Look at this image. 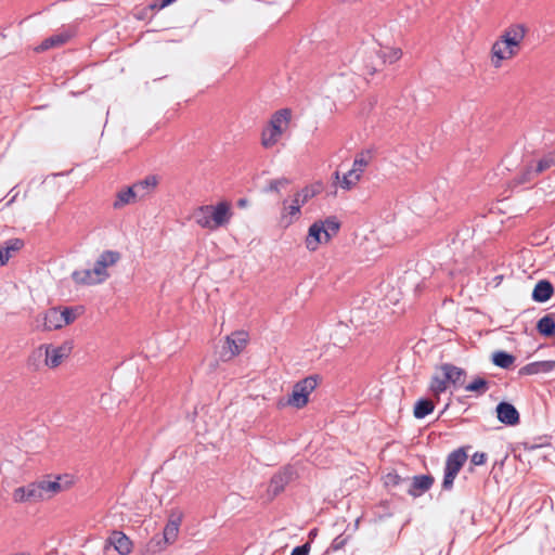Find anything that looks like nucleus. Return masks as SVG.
I'll list each match as a JSON object with an SVG mask.
<instances>
[{"instance_id": "nucleus-33", "label": "nucleus", "mask_w": 555, "mask_h": 555, "mask_svg": "<svg viewBox=\"0 0 555 555\" xmlns=\"http://www.w3.org/2000/svg\"><path fill=\"white\" fill-rule=\"evenodd\" d=\"M167 546L169 544L163 538L155 535L146 543L145 550L146 553L156 554L166 550Z\"/></svg>"}, {"instance_id": "nucleus-29", "label": "nucleus", "mask_w": 555, "mask_h": 555, "mask_svg": "<svg viewBox=\"0 0 555 555\" xmlns=\"http://www.w3.org/2000/svg\"><path fill=\"white\" fill-rule=\"evenodd\" d=\"M538 332L546 337L555 334V320L552 314L542 317L537 323Z\"/></svg>"}, {"instance_id": "nucleus-40", "label": "nucleus", "mask_w": 555, "mask_h": 555, "mask_svg": "<svg viewBox=\"0 0 555 555\" xmlns=\"http://www.w3.org/2000/svg\"><path fill=\"white\" fill-rule=\"evenodd\" d=\"M380 70L379 67L376 66H366V73L370 75H374L376 72Z\"/></svg>"}, {"instance_id": "nucleus-4", "label": "nucleus", "mask_w": 555, "mask_h": 555, "mask_svg": "<svg viewBox=\"0 0 555 555\" xmlns=\"http://www.w3.org/2000/svg\"><path fill=\"white\" fill-rule=\"evenodd\" d=\"M233 217L232 204L229 201H220L216 204L202 205L192 212V219L202 229L215 232L225 228Z\"/></svg>"}, {"instance_id": "nucleus-23", "label": "nucleus", "mask_w": 555, "mask_h": 555, "mask_svg": "<svg viewBox=\"0 0 555 555\" xmlns=\"http://www.w3.org/2000/svg\"><path fill=\"white\" fill-rule=\"evenodd\" d=\"M139 202L137 197L134 196V192L131 186H125L120 189L115 196V199L113 202V208L114 209H121L127 205H131Z\"/></svg>"}, {"instance_id": "nucleus-37", "label": "nucleus", "mask_w": 555, "mask_h": 555, "mask_svg": "<svg viewBox=\"0 0 555 555\" xmlns=\"http://www.w3.org/2000/svg\"><path fill=\"white\" fill-rule=\"evenodd\" d=\"M487 461V455L486 453H482V452H476L473 454L472 456V464L475 465V466H479V465H483Z\"/></svg>"}, {"instance_id": "nucleus-14", "label": "nucleus", "mask_w": 555, "mask_h": 555, "mask_svg": "<svg viewBox=\"0 0 555 555\" xmlns=\"http://www.w3.org/2000/svg\"><path fill=\"white\" fill-rule=\"evenodd\" d=\"M75 36L76 30L74 27H63L52 36L42 40L40 44L34 48V51L40 53L50 49L61 48L69 42Z\"/></svg>"}, {"instance_id": "nucleus-7", "label": "nucleus", "mask_w": 555, "mask_h": 555, "mask_svg": "<svg viewBox=\"0 0 555 555\" xmlns=\"http://www.w3.org/2000/svg\"><path fill=\"white\" fill-rule=\"evenodd\" d=\"M292 119V111L282 108L272 114L268 125L261 131V145L272 149L288 130Z\"/></svg>"}, {"instance_id": "nucleus-2", "label": "nucleus", "mask_w": 555, "mask_h": 555, "mask_svg": "<svg viewBox=\"0 0 555 555\" xmlns=\"http://www.w3.org/2000/svg\"><path fill=\"white\" fill-rule=\"evenodd\" d=\"M529 28L524 23H513L504 28L491 44L489 57L491 66L501 68L514 60L521 51Z\"/></svg>"}, {"instance_id": "nucleus-24", "label": "nucleus", "mask_w": 555, "mask_h": 555, "mask_svg": "<svg viewBox=\"0 0 555 555\" xmlns=\"http://www.w3.org/2000/svg\"><path fill=\"white\" fill-rule=\"evenodd\" d=\"M23 246V241L18 238L5 242L4 245L0 247V267L5 266L12 256Z\"/></svg>"}, {"instance_id": "nucleus-34", "label": "nucleus", "mask_w": 555, "mask_h": 555, "mask_svg": "<svg viewBox=\"0 0 555 555\" xmlns=\"http://www.w3.org/2000/svg\"><path fill=\"white\" fill-rule=\"evenodd\" d=\"M448 384V379L444 375L442 377L434 376L430 383V390L435 396H439L447 390Z\"/></svg>"}, {"instance_id": "nucleus-3", "label": "nucleus", "mask_w": 555, "mask_h": 555, "mask_svg": "<svg viewBox=\"0 0 555 555\" xmlns=\"http://www.w3.org/2000/svg\"><path fill=\"white\" fill-rule=\"evenodd\" d=\"M73 350L74 343L72 340H64L60 344H41L30 351L26 359V366L33 372L42 369L54 371L70 358Z\"/></svg>"}, {"instance_id": "nucleus-6", "label": "nucleus", "mask_w": 555, "mask_h": 555, "mask_svg": "<svg viewBox=\"0 0 555 555\" xmlns=\"http://www.w3.org/2000/svg\"><path fill=\"white\" fill-rule=\"evenodd\" d=\"M553 167H555V152L541 155H527L524 158L522 168L517 173L514 181L518 185L528 183Z\"/></svg>"}, {"instance_id": "nucleus-32", "label": "nucleus", "mask_w": 555, "mask_h": 555, "mask_svg": "<svg viewBox=\"0 0 555 555\" xmlns=\"http://www.w3.org/2000/svg\"><path fill=\"white\" fill-rule=\"evenodd\" d=\"M489 389V383L483 377H476L465 386L467 392H474L478 396L483 395Z\"/></svg>"}, {"instance_id": "nucleus-28", "label": "nucleus", "mask_w": 555, "mask_h": 555, "mask_svg": "<svg viewBox=\"0 0 555 555\" xmlns=\"http://www.w3.org/2000/svg\"><path fill=\"white\" fill-rule=\"evenodd\" d=\"M383 64H393L402 57V50L397 47H384L378 51Z\"/></svg>"}, {"instance_id": "nucleus-27", "label": "nucleus", "mask_w": 555, "mask_h": 555, "mask_svg": "<svg viewBox=\"0 0 555 555\" xmlns=\"http://www.w3.org/2000/svg\"><path fill=\"white\" fill-rule=\"evenodd\" d=\"M441 372L448 379V383H452L453 385L462 386L464 384L465 371L454 366L452 364H443L441 366Z\"/></svg>"}, {"instance_id": "nucleus-15", "label": "nucleus", "mask_w": 555, "mask_h": 555, "mask_svg": "<svg viewBox=\"0 0 555 555\" xmlns=\"http://www.w3.org/2000/svg\"><path fill=\"white\" fill-rule=\"evenodd\" d=\"M336 98L343 101L352 100L356 96V76L341 75L334 80L333 83Z\"/></svg>"}, {"instance_id": "nucleus-20", "label": "nucleus", "mask_w": 555, "mask_h": 555, "mask_svg": "<svg viewBox=\"0 0 555 555\" xmlns=\"http://www.w3.org/2000/svg\"><path fill=\"white\" fill-rule=\"evenodd\" d=\"M434 477L430 475L414 476L412 479L409 494L416 498L428 491L434 485Z\"/></svg>"}, {"instance_id": "nucleus-13", "label": "nucleus", "mask_w": 555, "mask_h": 555, "mask_svg": "<svg viewBox=\"0 0 555 555\" xmlns=\"http://www.w3.org/2000/svg\"><path fill=\"white\" fill-rule=\"evenodd\" d=\"M248 338V333L245 331H236L227 336L222 347L221 357L224 360H231L238 356L247 346Z\"/></svg>"}, {"instance_id": "nucleus-5", "label": "nucleus", "mask_w": 555, "mask_h": 555, "mask_svg": "<svg viewBox=\"0 0 555 555\" xmlns=\"http://www.w3.org/2000/svg\"><path fill=\"white\" fill-rule=\"evenodd\" d=\"M321 190L320 183L310 184L295 191L291 197L284 198L280 211L281 224L289 227L298 221L301 217V207L317 196Z\"/></svg>"}, {"instance_id": "nucleus-11", "label": "nucleus", "mask_w": 555, "mask_h": 555, "mask_svg": "<svg viewBox=\"0 0 555 555\" xmlns=\"http://www.w3.org/2000/svg\"><path fill=\"white\" fill-rule=\"evenodd\" d=\"M318 386V379L314 376H308L297 382L287 399V404L296 409H302L309 402V396Z\"/></svg>"}, {"instance_id": "nucleus-31", "label": "nucleus", "mask_w": 555, "mask_h": 555, "mask_svg": "<svg viewBox=\"0 0 555 555\" xmlns=\"http://www.w3.org/2000/svg\"><path fill=\"white\" fill-rule=\"evenodd\" d=\"M492 362L499 367L509 369L515 362V357L505 351H496L492 354Z\"/></svg>"}, {"instance_id": "nucleus-16", "label": "nucleus", "mask_w": 555, "mask_h": 555, "mask_svg": "<svg viewBox=\"0 0 555 555\" xmlns=\"http://www.w3.org/2000/svg\"><path fill=\"white\" fill-rule=\"evenodd\" d=\"M120 260V254L115 250L103 251L94 264V273L99 274L103 281H105L109 274L107 268L116 264Z\"/></svg>"}, {"instance_id": "nucleus-25", "label": "nucleus", "mask_w": 555, "mask_h": 555, "mask_svg": "<svg viewBox=\"0 0 555 555\" xmlns=\"http://www.w3.org/2000/svg\"><path fill=\"white\" fill-rule=\"evenodd\" d=\"M72 276L78 284L94 285L104 282L99 274L94 273V268L74 271Z\"/></svg>"}, {"instance_id": "nucleus-38", "label": "nucleus", "mask_w": 555, "mask_h": 555, "mask_svg": "<svg viewBox=\"0 0 555 555\" xmlns=\"http://www.w3.org/2000/svg\"><path fill=\"white\" fill-rule=\"evenodd\" d=\"M400 481H401V477L398 474L390 473V474H387L385 483L387 486L396 487L400 483Z\"/></svg>"}, {"instance_id": "nucleus-18", "label": "nucleus", "mask_w": 555, "mask_h": 555, "mask_svg": "<svg viewBox=\"0 0 555 555\" xmlns=\"http://www.w3.org/2000/svg\"><path fill=\"white\" fill-rule=\"evenodd\" d=\"M158 185V178L156 176H147L144 179L130 185L134 192L138 201H142L154 193Z\"/></svg>"}, {"instance_id": "nucleus-39", "label": "nucleus", "mask_w": 555, "mask_h": 555, "mask_svg": "<svg viewBox=\"0 0 555 555\" xmlns=\"http://www.w3.org/2000/svg\"><path fill=\"white\" fill-rule=\"evenodd\" d=\"M310 552V544L305 543L304 545L297 546L292 551L291 555H308Z\"/></svg>"}, {"instance_id": "nucleus-30", "label": "nucleus", "mask_w": 555, "mask_h": 555, "mask_svg": "<svg viewBox=\"0 0 555 555\" xmlns=\"http://www.w3.org/2000/svg\"><path fill=\"white\" fill-rule=\"evenodd\" d=\"M434 402L429 399H420L416 401L413 414L416 418H424L434 411Z\"/></svg>"}, {"instance_id": "nucleus-21", "label": "nucleus", "mask_w": 555, "mask_h": 555, "mask_svg": "<svg viewBox=\"0 0 555 555\" xmlns=\"http://www.w3.org/2000/svg\"><path fill=\"white\" fill-rule=\"evenodd\" d=\"M111 544L120 555H128L132 552V541L122 532L115 531L109 538Z\"/></svg>"}, {"instance_id": "nucleus-26", "label": "nucleus", "mask_w": 555, "mask_h": 555, "mask_svg": "<svg viewBox=\"0 0 555 555\" xmlns=\"http://www.w3.org/2000/svg\"><path fill=\"white\" fill-rule=\"evenodd\" d=\"M553 285L546 280H541L533 288L532 299L537 302H545L553 296Z\"/></svg>"}, {"instance_id": "nucleus-9", "label": "nucleus", "mask_w": 555, "mask_h": 555, "mask_svg": "<svg viewBox=\"0 0 555 555\" xmlns=\"http://www.w3.org/2000/svg\"><path fill=\"white\" fill-rule=\"evenodd\" d=\"M372 159L373 155L370 151H362L356 155L352 167L347 173L340 177L339 172L335 171L334 178L339 186L346 191L353 189L360 182Z\"/></svg>"}, {"instance_id": "nucleus-17", "label": "nucleus", "mask_w": 555, "mask_h": 555, "mask_svg": "<svg viewBox=\"0 0 555 555\" xmlns=\"http://www.w3.org/2000/svg\"><path fill=\"white\" fill-rule=\"evenodd\" d=\"M183 515L181 512H171L168 521L163 531V539L169 545L173 544L178 540L180 526L182 524Z\"/></svg>"}, {"instance_id": "nucleus-12", "label": "nucleus", "mask_w": 555, "mask_h": 555, "mask_svg": "<svg viewBox=\"0 0 555 555\" xmlns=\"http://www.w3.org/2000/svg\"><path fill=\"white\" fill-rule=\"evenodd\" d=\"M467 457L468 456L464 448L454 450L448 455L442 481V488L444 490H450L453 487L454 479L466 463Z\"/></svg>"}, {"instance_id": "nucleus-42", "label": "nucleus", "mask_w": 555, "mask_h": 555, "mask_svg": "<svg viewBox=\"0 0 555 555\" xmlns=\"http://www.w3.org/2000/svg\"><path fill=\"white\" fill-rule=\"evenodd\" d=\"M10 555H30V554L26 553V552H16V553H12Z\"/></svg>"}, {"instance_id": "nucleus-8", "label": "nucleus", "mask_w": 555, "mask_h": 555, "mask_svg": "<svg viewBox=\"0 0 555 555\" xmlns=\"http://www.w3.org/2000/svg\"><path fill=\"white\" fill-rule=\"evenodd\" d=\"M340 223L336 217H328L325 220L313 222L309 227L305 240L306 248L310 251H315L321 244L328 243L338 233Z\"/></svg>"}, {"instance_id": "nucleus-41", "label": "nucleus", "mask_w": 555, "mask_h": 555, "mask_svg": "<svg viewBox=\"0 0 555 555\" xmlns=\"http://www.w3.org/2000/svg\"><path fill=\"white\" fill-rule=\"evenodd\" d=\"M237 205L240 207H245L247 205V199H245V198L238 199Z\"/></svg>"}, {"instance_id": "nucleus-19", "label": "nucleus", "mask_w": 555, "mask_h": 555, "mask_svg": "<svg viewBox=\"0 0 555 555\" xmlns=\"http://www.w3.org/2000/svg\"><path fill=\"white\" fill-rule=\"evenodd\" d=\"M498 418L506 425H516L519 423V413L516 408L507 402H501L496 406Z\"/></svg>"}, {"instance_id": "nucleus-1", "label": "nucleus", "mask_w": 555, "mask_h": 555, "mask_svg": "<svg viewBox=\"0 0 555 555\" xmlns=\"http://www.w3.org/2000/svg\"><path fill=\"white\" fill-rule=\"evenodd\" d=\"M73 485V476L59 475L53 479L43 478L17 486L12 489L10 496L15 505H34L51 500L59 493L70 489Z\"/></svg>"}, {"instance_id": "nucleus-10", "label": "nucleus", "mask_w": 555, "mask_h": 555, "mask_svg": "<svg viewBox=\"0 0 555 555\" xmlns=\"http://www.w3.org/2000/svg\"><path fill=\"white\" fill-rule=\"evenodd\" d=\"M76 317L73 308H51L41 315H38L37 321L41 322V326H39L41 331L51 332L72 324Z\"/></svg>"}, {"instance_id": "nucleus-22", "label": "nucleus", "mask_w": 555, "mask_h": 555, "mask_svg": "<svg viewBox=\"0 0 555 555\" xmlns=\"http://www.w3.org/2000/svg\"><path fill=\"white\" fill-rule=\"evenodd\" d=\"M555 369L554 360L537 361L522 366L519 371L521 375H535L548 373Z\"/></svg>"}, {"instance_id": "nucleus-36", "label": "nucleus", "mask_w": 555, "mask_h": 555, "mask_svg": "<svg viewBox=\"0 0 555 555\" xmlns=\"http://www.w3.org/2000/svg\"><path fill=\"white\" fill-rule=\"evenodd\" d=\"M291 184V180L287 178H279L271 180L267 186V191L280 193L282 189H285Z\"/></svg>"}, {"instance_id": "nucleus-35", "label": "nucleus", "mask_w": 555, "mask_h": 555, "mask_svg": "<svg viewBox=\"0 0 555 555\" xmlns=\"http://www.w3.org/2000/svg\"><path fill=\"white\" fill-rule=\"evenodd\" d=\"M291 474L285 470L273 476L271 486L274 487V492L283 490L284 486L289 481Z\"/></svg>"}]
</instances>
